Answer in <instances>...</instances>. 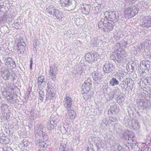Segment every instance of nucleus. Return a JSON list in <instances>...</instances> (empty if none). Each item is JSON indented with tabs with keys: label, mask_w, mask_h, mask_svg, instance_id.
<instances>
[{
	"label": "nucleus",
	"mask_w": 151,
	"mask_h": 151,
	"mask_svg": "<svg viewBox=\"0 0 151 151\" xmlns=\"http://www.w3.org/2000/svg\"><path fill=\"white\" fill-rule=\"evenodd\" d=\"M46 12L52 15L59 20L61 19L63 17L62 13L58 9H56L54 7L47 8L46 9Z\"/></svg>",
	"instance_id": "obj_1"
},
{
	"label": "nucleus",
	"mask_w": 151,
	"mask_h": 151,
	"mask_svg": "<svg viewBox=\"0 0 151 151\" xmlns=\"http://www.w3.org/2000/svg\"><path fill=\"white\" fill-rule=\"evenodd\" d=\"M117 20L112 18V19L109 20H105L104 22V26L106 29L107 31L111 30L114 26L115 22H116Z\"/></svg>",
	"instance_id": "obj_2"
},
{
	"label": "nucleus",
	"mask_w": 151,
	"mask_h": 151,
	"mask_svg": "<svg viewBox=\"0 0 151 151\" xmlns=\"http://www.w3.org/2000/svg\"><path fill=\"white\" fill-rule=\"evenodd\" d=\"M115 69V67L111 62H107L104 65L103 70L105 73H109Z\"/></svg>",
	"instance_id": "obj_3"
},
{
	"label": "nucleus",
	"mask_w": 151,
	"mask_h": 151,
	"mask_svg": "<svg viewBox=\"0 0 151 151\" xmlns=\"http://www.w3.org/2000/svg\"><path fill=\"white\" fill-rule=\"evenodd\" d=\"M126 123L128 124L130 128L135 130H137L139 128L140 126L137 120L128 119Z\"/></svg>",
	"instance_id": "obj_4"
},
{
	"label": "nucleus",
	"mask_w": 151,
	"mask_h": 151,
	"mask_svg": "<svg viewBox=\"0 0 151 151\" xmlns=\"http://www.w3.org/2000/svg\"><path fill=\"white\" fill-rule=\"evenodd\" d=\"M138 10L137 7L134 6H131L125 11V13L129 15L131 17H133L137 14Z\"/></svg>",
	"instance_id": "obj_5"
},
{
	"label": "nucleus",
	"mask_w": 151,
	"mask_h": 151,
	"mask_svg": "<svg viewBox=\"0 0 151 151\" xmlns=\"http://www.w3.org/2000/svg\"><path fill=\"white\" fill-rule=\"evenodd\" d=\"M141 25L143 27L148 28L151 27V17L149 16L144 17L142 20Z\"/></svg>",
	"instance_id": "obj_6"
},
{
	"label": "nucleus",
	"mask_w": 151,
	"mask_h": 151,
	"mask_svg": "<svg viewBox=\"0 0 151 151\" xmlns=\"http://www.w3.org/2000/svg\"><path fill=\"white\" fill-rule=\"evenodd\" d=\"M114 53V55H116L117 56L118 60H116L119 63L121 61H122L126 56L125 54H124V51H118V50L117 51L116 50V52L115 51Z\"/></svg>",
	"instance_id": "obj_7"
},
{
	"label": "nucleus",
	"mask_w": 151,
	"mask_h": 151,
	"mask_svg": "<svg viewBox=\"0 0 151 151\" xmlns=\"http://www.w3.org/2000/svg\"><path fill=\"white\" fill-rule=\"evenodd\" d=\"M48 90L47 91V93L46 95V101H48L49 99H52V97L55 96V94L52 93V88L53 87H50L49 85H47Z\"/></svg>",
	"instance_id": "obj_8"
},
{
	"label": "nucleus",
	"mask_w": 151,
	"mask_h": 151,
	"mask_svg": "<svg viewBox=\"0 0 151 151\" xmlns=\"http://www.w3.org/2000/svg\"><path fill=\"white\" fill-rule=\"evenodd\" d=\"M4 63L5 65L8 67L14 68L16 67V63L13 60L10 58H7L5 59Z\"/></svg>",
	"instance_id": "obj_9"
},
{
	"label": "nucleus",
	"mask_w": 151,
	"mask_h": 151,
	"mask_svg": "<svg viewBox=\"0 0 151 151\" xmlns=\"http://www.w3.org/2000/svg\"><path fill=\"white\" fill-rule=\"evenodd\" d=\"M63 101L64 102V105L67 109L71 108L72 104V99L68 96H66L64 99Z\"/></svg>",
	"instance_id": "obj_10"
},
{
	"label": "nucleus",
	"mask_w": 151,
	"mask_h": 151,
	"mask_svg": "<svg viewBox=\"0 0 151 151\" xmlns=\"http://www.w3.org/2000/svg\"><path fill=\"white\" fill-rule=\"evenodd\" d=\"M108 111L113 114H116L119 113V110L117 108L116 105H114L111 106Z\"/></svg>",
	"instance_id": "obj_11"
},
{
	"label": "nucleus",
	"mask_w": 151,
	"mask_h": 151,
	"mask_svg": "<svg viewBox=\"0 0 151 151\" xmlns=\"http://www.w3.org/2000/svg\"><path fill=\"white\" fill-rule=\"evenodd\" d=\"M43 127L41 124H38L35 127V131L37 133L40 135L42 134L43 132L42 131Z\"/></svg>",
	"instance_id": "obj_12"
},
{
	"label": "nucleus",
	"mask_w": 151,
	"mask_h": 151,
	"mask_svg": "<svg viewBox=\"0 0 151 151\" xmlns=\"http://www.w3.org/2000/svg\"><path fill=\"white\" fill-rule=\"evenodd\" d=\"M91 5L88 4L85 5V7H82V11L85 14H88L90 12Z\"/></svg>",
	"instance_id": "obj_13"
},
{
	"label": "nucleus",
	"mask_w": 151,
	"mask_h": 151,
	"mask_svg": "<svg viewBox=\"0 0 151 151\" xmlns=\"http://www.w3.org/2000/svg\"><path fill=\"white\" fill-rule=\"evenodd\" d=\"M119 82L118 80L114 77L112 78L110 81L109 84L111 86H114L118 85Z\"/></svg>",
	"instance_id": "obj_14"
},
{
	"label": "nucleus",
	"mask_w": 151,
	"mask_h": 151,
	"mask_svg": "<svg viewBox=\"0 0 151 151\" xmlns=\"http://www.w3.org/2000/svg\"><path fill=\"white\" fill-rule=\"evenodd\" d=\"M85 59L86 61L89 63H91L93 62L92 58V52L87 53L85 56Z\"/></svg>",
	"instance_id": "obj_15"
},
{
	"label": "nucleus",
	"mask_w": 151,
	"mask_h": 151,
	"mask_svg": "<svg viewBox=\"0 0 151 151\" xmlns=\"http://www.w3.org/2000/svg\"><path fill=\"white\" fill-rule=\"evenodd\" d=\"M139 105L143 107L144 109H145L150 107L149 103L148 101H140L139 102Z\"/></svg>",
	"instance_id": "obj_16"
},
{
	"label": "nucleus",
	"mask_w": 151,
	"mask_h": 151,
	"mask_svg": "<svg viewBox=\"0 0 151 151\" xmlns=\"http://www.w3.org/2000/svg\"><path fill=\"white\" fill-rule=\"evenodd\" d=\"M145 60L142 61L140 64L139 66V69L141 70L142 72L144 71V70L147 69L148 67L145 65Z\"/></svg>",
	"instance_id": "obj_17"
},
{
	"label": "nucleus",
	"mask_w": 151,
	"mask_h": 151,
	"mask_svg": "<svg viewBox=\"0 0 151 151\" xmlns=\"http://www.w3.org/2000/svg\"><path fill=\"white\" fill-rule=\"evenodd\" d=\"M60 1L63 6H68L72 4L71 0H60Z\"/></svg>",
	"instance_id": "obj_18"
},
{
	"label": "nucleus",
	"mask_w": 151,
	"mask_h": 151,
	"mask_svg": "<svg viewBox=\"0 0 151 151\" xmlns=\"http://www.w3.org/2000/svg\"><path fill=\"white\" fill-rule=\"evenodd\" d=\"M68 114L70 118L72 119H75L76 115V113L71 109L68 110Z\"/></svg>",
	"instance_id": "obj_19"
},
{
	"label": "nucleus",
	"mask_w": 151,
	"mask_h": 151,
	"mask_svg": "<svg viewBox=\"0 0 151 151\" xmlns=\"http://www.w3.org/2000/svg\"><path fill=\"white\" fill-rule=\"evenodd\" d=\"M18 47V53L19 52L20 53H22V52H23L25 50V46L21 43H19L17 45Z\"/></svg>",
	"instance_id": "obj_20"
},
{
	"label": "nucleus",
	"mask_w": 151,
	"mask_h": 151,
	"mask_svg": "<svg viewBox=\"0 0 151 151\" xmlns=\"http://www.w3.org/2000/svg\"><path fill=\"white\" fill-rule=\"evenodd\" d=\"M114 129L117 133H120L121 132V128L120 125L118 123L114 124Z\"/></svg>",
	"instance_id": "obj_21"
},
{
	"label": "nucleus",
	"mask_w": 151,
	"mask_h": 151,
	"mask_svg": "<svg viewBox=\"0 0 151 151\" xmlns=\"http://www.w3.org/2000/svg\"><path fill=\"white\" fill-rule=\"evenodd\" d=\"M104 16L105 18H106L105 19H104V20H108V18H107L108 17L110 19H112V18H115V17H115V14H113L112 15V17H113L112 18L111 15H110L109 14V12H106L104 13Z\"/></svg>",
	"instance_id": "obj_22"
},
{
	"label": "nucleus",
	"mask_w": 151,
	"mask_h": 151,
	"mask_svg": "<svg viewBox=\"0 0 151 151\" xmlns=\"http://www.w3.org/2000/svg\"><path fill=\"white\" fill-rule=\"evenodd\" d=\"M101 74L98 73H95L93 76V78L95 81H99V79L100 78Z\"/></svg>",
	"instance_id": "obj_23"
},
{
	"label": "nucleus",
	"mask_w": 151,
	"mask_h": 151,
	"mask_svg": "<svg viewBox=\"0 0 151 151\" xmlns=\"http://www.w3.org/2000/svg\"><path fill=\"white\" fill-rule=\"evenodd\" d=\"M10 73L9 71H5L4 72L3 74V78L5 80H9V78L10 76Z\"/></svg>",
	"instance_id": "obj_24"
},
{
	"label": "nucleus",
	"mask_w": 151,
	"mask_h": 151,
	"mask_svg": "<svg viewBox=\"0 0 151 151\" xmlns=\"http://www.w3.org/2000/svg\"><path fill=\"white\" fill-rule=\"evenodd\" d=\"M44 80L45 79L44 78V77L40 76L38 78V83L39 84L38 85H41L43 82H45V81H44Z\"/></svg>",
	"instance_id": "obj_25"
},
{
	"label": "nucleus",
	"mask_w": 151,
	"mask_h": 151,
	"mask_svg": "<svg viewBox=\"0 0 151 151\" xmlns=\"http://www.w3.org/2000/svg\"><path fill=\"white\" fill-rule=\"evenodd\" d=\"M91 88H90L85 86H82V91L84 93H87L90 90Z\"/></svg>",
	"instance_id": "obj_26"
},
{
	"label": "nucleus",
	"mask_w": 151,
	"mask_h": 151,
	"mask_svg": "<svg viewBox=\"0 0 151 151\" xmlns=\"http://www.w3.org/2000/svg\"><path fill=\"white\" fill-rule=\"evenodd\" d=\"M127 45L126 42H125L124 40H122L121 41V43H119V47L126 48L127 47Z\"/></svg>",
	"instance_id": "obj_27"
},
{
	"label": "nucleus",
	"mask_w": 151,
	"mask_h": 151,
	"mask_svg": "<svg viewBox=\"0 0 151 151\" xmlns=\"http://www.w3.org/2000/svg\"><path fill=\"white\" fill-rule=\"evenodd\" d=\"M113 151H118L121 150L122 149V147L119 145L116 144L113 146Z\"/></svg>",
	"instance_id": "obj_28"
},
{
	"label": "nucleus",
	"mask_w": 151,
	"mask_h": 151,
	"mask_svg": "<svg viewBox=\"0 0 151 151\" xmlns=\"http://www.w3.org/2000/svg\"><path fill=\"white\" fill-rule=\"evenodd\" d=\"M92 55L93 62L94 60H97V57H98V54L96 52H94L93 53H92Z\"/></svg>",
	"instance_id": "obj_29"
},
{
	"label": "nucleus",
	"mask_w": 151,
	"mask_h": 151,
	"mask_svg": "<svg viewBox=\"0 0 151 151\" xmlns=\"http://www.w3.org/2000/svg\"><path fill=\"white\" fill-rule=\"evenodd\" d=\"M145 81L147 82V85L151 86V78H146Z\"/></svg>",
	"instance_id": "obj_30"
},
{
	"label": "nucleus",
	"mask_w": 151,
	"mask_h": 151,
	"mask_svg": "<svg viewBox=\"0 0 151 151\" xmlns=\"http://www.w3.org/2000/svg\"><path fill=\"white\" fill-rule=\"evenodd\" d=\"M104 19H102L101 21L98 24V27L99 28H102L103 26H104Z\"/></svg>",
	"instance_id": "obj_31"
},
{
	"label": "nucleus",
	"mask_w": 151,
	"mask_h": 151,
	"mask_svg": "<svg viewBox=\"0 0 151 151\" xmlns=\"http://www.w3.org/2000/svg\"><path fill=\"white\" fill-rule=\"evenodd\" d=\"M3 19L4 20L6 21H8L10 20V17L6 15H4L3 16Z\"/></svg>",
	"instance_id": "obj_32"
},
{
	"label": "nucleus",
	"mask_w": 151,
	"mask_h": 151,
	"mask_svg": "<svg viewBox=\"0 0 151 151\" xmlns=\"http://www.w3.org/2000/svg\"><path fill=\"white\" fill-rule=\"evenodd\" d=\"M83 72V67H79L78 68V70L77 71V73L78 75H81Z\"/></svg>",
	"instance_id": "obj_33"
},
{
	"label": "nucleus",
	"mask_w": 151,
	"mask_h": 151,
	"mask_svg": "<svg viewBox=\"0 0 151 151\" xmlns=\"http://www.w3.org/2000/svg\"><path fill=\"white\" fill-rule=\"evenodd\" d=\"M56 125V123L54 124V125L48 124L47 126V128L48 129H49L50 130H51L52 129H53L54 127H56L55 125Z\"/></svg>",
	"instance_id": "obj_34"
},
{
	"label": "nucleus",
	"mask_w": 151,
	"mask_h": 151,
	"mask_svg": "<svg viewBox=\"0 0 151 151\" xmlns=\"http://www.w3.org/2000/svg\"><path fill=\"white\" fill-rule=\"evenodd\" d=\"M68 147H60L59 151H68Z\"/></svg>",
	"instance_id": "obj_35"
},
{
	"label": "nucleus",
	"mask_w": 151,
	"mask_h": 151,
	"mask_svg": "<svg viewBox=\"0 0 151 151\" xmlns=\"http://www.w3.org/2000/svg\"><path fill=\"white\" fill-rule=\"evenodd\" d=\"M40 93V99L42 101V100L43 99V98H44V93L42 91H40L39 92Z\"/></svg>",
	"instance_id": "obj_36"
},
{
	"label": "nucleus",
	"mask_w": 151,
	"mask_h": 151,
	"mask_svg": "<svg viewBox=\"0 0 151 151\" xmlns=\"http://www.w3.org/2000/svg\"><path fill=\"white\" fill-rule=\"evenodd\" d=\"M23 144L25 146H27L29 145V142L27 141L25 139H23L22 141Z\"/></svg>",
	"instance_id": "obj_37"
},
{
	"label": "nucleus",
	"mask_w": 151,
	"mask_h": 151,
	"mask_svg": "<svg viewBox=\"0 0 151 151\" xmlns=\"http://www.w3.org/2000/svg\"><path fill=\"white\" fill-rule=\"evenodd\" d=\"M84 83L87 84H91V79L90 78H88L87 80L84 81Z\"/></svg>",
	"instance_id": "obj_38"
},
{
	"label": "nucleus",
	"mask_w": 151,
	"mask_h": 151,
	"mask_svg": "<svg viewBox=\"0 0 151 151\" xmlns=\"http://www.w3.org/2000/svg\"><path fill=\"white\" fill-rule=\"evenodd\" d=\"M68 145H66L65 143L62 142L61 143L60 147H68Z\"/></svg>",
	"instance_id": "obj_39"
},
{
	"label": "nucleus",
	"mask_w": 151,
	"mask_h": 151,
	"mask_svg": "<svg viewBox=\"0 0 151 151\" xmlns=\"http://www.w3.org/2000/svg\"><path fill=\"white\" fill-rule=\"evenodd\" d=\"M82 86H86L91 88V84H87L85 83H83V84Z\"/></svg>",
	"instance_id": "obj_40"
},
{
	"label": "nucleus",
	"mask_w": 151,
	"mask_h": 151,
	"mask_svg": "<svg viewBox=\"0 0 151 151\" xmlns=\"http://www.w3.org/2000/svg\"><path fill=\"white\" fill-rule=\"evenodd\" d=\"M50 68H51L50 67ZM49 74L50 76H53V75H55V73L54 72L53 69L51 68H50L49 71Z\"/></svg>",
	"instance_id": "obj_41"
},
{
	"label": "nucleus",
	"mask_w": 151,
	"mask_h": 151,
	"mask_svg": "<svg viewBox=\"0 0 151 151\" xmlns=\"http://www.w3.org/2000/svg\"><path fill=\"white\" fill-rule=\"evenodd\" d=\"M145 65H146L147 67L148 68L150 67V62L149 61L146 60L145 61Z\"/></svg>",
	"instance_id": "obj_42"
},
{
	"label": "nucleus",
	"mask_w": 151,
	"mask_h": 151,
	"mask_svg": "<svg viewBox=\"0 0 151 151\" xmlns=\"http://www.w3.org/2000/svg\"><path fill=\"white\" fill-rule=\"evenodd\" d=\"M143 93L145 94V96L147 95V96L148 97H150L151 96L150 94L147 91H144Z\"/></svg>",
	"instance_id": "obj_43"
},
{
	"label": "nucleus",
	"mask_w": 151,
	"mask_h": 151,
	"mask_svg": "<svg viewBox=\"0 0 151 151\" xmlns=\"http://www.w3.org/2000/svg\"><path fill=\"white\" fill-rule=\"evenodd\" d=\"M110 120L113 122H115L117 120V119L115 117H111L109 119Z\"/></svg>",
	"instance_id": "obj_44"
},
{
	"label": "nucleus",
	"mask_w": 151,
	"mask_h": 151,
	"mask_svg": "<svg viewBox=\"0 0 151 151\" xmlns=\"http://www.w3.org/2000/svg\"><path fill=\"white\" fill-rule=\"evenodd\" d=\"M30 68L32 69V65L33 64L32 59L31 58L30 60Z\"/></svg>",
	"instance_id": "obj_45"
},
{
	"label": "nucleus",
	"mask_w": 151,
	"mask_h": 151,
	"mask_svg": "<svg viewBox=\"0 0 151 151\" xmlns=\"http://www.w3.org/2000/svg\"><path fill=\"white\" fill-rule=\"evenodd\" d=\"M51 79L55 81L56 79V76L55 75H53V76H51Z\"/></svg>",
	"instance_id": "obj_46"
},
{
	"label": "nucleus",
	"mask_w": 151,
	"mask_h": 151,
	"mask_svg": "<svg viewBox=\"0 0 151 151\" xmlns=\"http://www.w3.org/2000/svg\"><path fill=\"white\" fill-rule=\"evenodd\" d=\"M3 28L6 31V32H7L9 30L8 27L7 26H4L3 27Z\"/></svg>",
	"instance_id": "obj_47"
},
{
	"label": "nucleus",
	"mask_w": 151,
	"mask_h": 151,
	"mask_svg": "<svg viewBox=\"0 0 151 151\" xmlns=\"http://www.w3.org/2000/svg\"><path fill=\"white\" fill-rule=\"evenodd\" d=\"M55 123H56V122L55 121L54 122L53 121L51 120L50 121V123L49 124H51L52 125H54V124Z\"/></svg>",
	"instance_id": "obj_48"
},
{
	"label": "nucleus",
	"mask_w": 151,
	"mask_h": 151,
	"mask_svg": "<svg viewBox=\"0 0 151 151\" xmlns=\"http://www.w3.org/2000/svg\"><path fill=\"white\" fill-rule=\"evenodd\" d=\"M123 98V96H122V95H119L117 98V99H122Z\"/></svg>",
	"instance_id": "obj_49"
},
{
	"label": "nucleus",
	"mask_w": 151,
	"mask_h": 151,
	"mask_svg": "<svg viewBox=\"0 0 151 151\" xmlns=\"http://www.w3.org/2000/svg\"><path fill=\"white\" fill-rule=\"evenodd\" d=\"M1 138L3 140H6V137H5V136H4L3 135L1 137Z\"/></svg>",
	"instance_id": "obj_50"
},
{
	"label": "nucleus",
	"mask_w": 151,
	"mask_h": 151,
	"mask_svg": "<svg viewBox=\"0 0 151 151\" xmlns=\"http://www.w3.org/2000/svg\"><path fill=\"white\" fill-rule=\"evenodd\" d=\"M44 139H46V138H47V136L46 135H45V134H43L42 135V137Z\"/></svg>",
	"instance_id": "obj_51"
},
{
	"label": "nucleus",
	"mask_w": 151,
	"mask_h": 151,
	"mask_svg": "<svg viewBox=\"0 0 151 151\" xmlns=\"http://www.w3.org/2000/svg\"><path fill=\"white\" fill-rule=\"evenodd\" d=\"M4 4L2 2L0 3V8L2 7V6Z\"/></svg>",
	"instance_id": "obj_52"
},
{
	"label": "nucleus",
	"mask_w": 151,
	"mask_h": 151,
	"mask_svg": "<svg viewBox=\"0 0 151 151\" xmlns=\"http://www.w3.org/2000/svg\"><path fill=\"white\" fill-rule=\"evenodd\" d=\"M7 149L8 150H7V151H13V150H12L11 148L10 147L8 148Z\"/></svg>",
	"instance_id": "obj_53"
},
{
	"label": "nucleus",
	"mask_w": 151,
	"mask_h": 151,
	"mask_svg": "<svg viewBox=\"0 0 151 151\" xmlns=\"http://www.w3.org/2000/svg\"><path fill=\"white\" fill-rule=\"evenodd\" d=\"M47 146V145H43V147L44 148L45 147H46Z\"/></svg>",
	"instance_id": "obj_54"
},
{
	"label": "nucleus",
	"mask_w": 151,
	"mask_h": 151,
	"mask_svg": "<svg viewBox=\"0 0 151 151\" xmlns=\"http://www.w3.org/2000/svg\"><path fill=\"white\" fill-rule=\"evenodd\" d=\"M85 5H81V7L82 9V7H85Z\"/></svg>",
	"instance_id": "obj_55"
},
{
	"label": "nucleus",
	"mask_w": 151,
	"mask_h": 151,
	"mask_svg": "<svg viewBox=\"0 0 151 151\" xmlns=\"http://www.w3.org/2000/svg\"><path fill=\"white\" fill-rule=\"evenodd\" d=\"M31 91V90H30V91H29V93H28V95H29V94H30Z\"/></svg>",
	"instance_id": "obj_56"
},
{
	"label": "nucleus",
	"mask_w": 151,
	"mask_h": 151,
	"mask_svg": "<svg viewBox=\"0 0 151 151\" xmlns=\"http://www.w3.org/2000/svg\"><path fill=\"white\" fill-rule=\"evenodd\" d=\"M130 138L131 139V137H128V140L130 139Z\"/></svg>",
	"instance_id": "obj_57"
},
{
	"label": "nucleus",
	"mask_w": 151,
	"mask_h": 151,
	"mask_svg": "<svg viewBox=\"0 0 151 151\" xmlns=\"http://www.w3.org/2000/svg\"><path fill=\"white\" fill-rule=\"evenodd\" d=\"M121 77H120L119 78V80L120 81H121Z\"/></svg>",
	"instance_id": "obj_58"
},
{
	"label": "nucleus",
	"mask_w": 151,
	"mask_h": 151,
	"mask_svg": "<svg viewBox=\"0 0 151 151\" xmlns=\"http://www.w3.org/2000/svg\"><path fill=\"white\" fill-rule=\"evenodd\" d=\"M75 6H74V7H73L72 9H74V8H75Z\"/></svg>",
	"instance_id": "obj_59"
},
{
	"label": "nucleus",
	"mask_w": 151,
	"mask_h": 151,
	"mask_svg": "<svg viewBox=\"0 0 151 151\" xmlns=\"http://www.w3.org/2000/svg\"><path fill=\"white\" fill-rule=\"evenodd\" d=\"M150 57H151V52L150 53Z\"/></svg>",
	"instance_id": "obj_60"
},
{
	"label": "nucleus",
	"mask_w": 151,
	"mask_h": 151,
	"mask_svg": "<svg viewBox=\"0 0 151 151\" xmlns=\"http://www.w3.org/2000/svg\"><path fill=\"white\" fill-rule=\"evenodd\" d=\"M133 144L134 145H136V143H135V144H134H134Z\"/></svg>",
	"instance_id": "obj_61"
},
{
	"label": "nucleus",
	"mask_w": 151,
	"mask_h": 151,
	"mask_svg": "<svg viewBox=\"0 0 151 151\" xmlns=\"http://www.w3.org/2000/svg\"><path fill=\"white\" fill-rule=\"evenodd\" d=\"M150 92L151 93V91H150Z\"/></svg>",
	"instance_id": "obj_62"
}]
</instances>
